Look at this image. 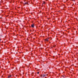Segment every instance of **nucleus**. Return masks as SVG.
Wrapping results in <instances>:
<instances>
[{
  "label": "nucleus",
  "mask_w": 78,
  "mask_h": 78,
  "mask_svg": "<svg viewBox=\"0 0 78 78\" xmlns=\"http://www.w3.org/2000/svg\"><path fill=\"white\" fill-rule=\"evenodd\" d=\"M56 47V45H54L53 47H51V48H53V47Z\"/></svg>",
  "instance_id": "20e7f679"
},
{
  "label": "nucleus",
  "mask_w": 78,
  "mask_h": 78,
  "mask_svg": "<svg viewBox=\"0 0 78 78\" xmlns=\"http://www.w3.org/2000/svg\"><path fill=\"white\" fill-rule=\"evenodd\" d=\"M49 39H50V38H48L44 39V41H45V42H48V41H49V40H48Z\"/></svg>",
  "instance_id": "f257e3e1"
},
{
  "label": "nucleus",
  "mask_w": 78,
  "mask_h": 78,
  "mask_svg": "<svg viewBox=\"0 0 78 78\" xmlns=\"http://www.w3.org/2000/svg\"><path fill=\"white\" fill-rule=\"evenodd\" d=\"M18 8H20V7H18Z\"/></svg>",
  "instance_id": "9d476101"
},
{
  "label": "nucleus",
  "mask_w": 78,
  "mask_h": 78,
  "mask_svg": "<svg viewBox=\"0 0 78 78\" xmlns=\"http://www.w3.org/2000/svg\"><path fill=\"white\" fill-rule=\"evenodd\" d=\"M0 41H1V38H0Z\"/></svg>",
  "instance_id": "9b49d317"
},
{
  "label": "nucleus",
  "mask_w": 78,
  "mask_h": 78,
  "mask_svg": "<svg viewBox=\"0 0 78 78\" xmlns=\"http://www.w3.org/2000/svg\"><path fill=\"white\" fill-rule=\"evenodd\" d=\"M45 5V4H42V6H44Z\"/></svg>",
  "instance_id": "6e6552de"
},
{
  "label": "nucleus",
  "mask_w": 78,
  "mask_h": 78,
  "mask_svg": "<svg viewBox=\"0 0 78 78\" xmlns=\"http://www.w3.org/2000/svg\"><path fill=\"white\" fill-rule=\"evenodd\" d=\"M32 28H33V27H34V24H33L31 25Z\"/></svg>",
  "instance_id": "7ed1b4c3"
},
{
  "label": "nucleus",
  "mask_w": 78,
  "mask_h": 78,
  "mask_svg": "<svg viewBox=\"0 0 78 78\" xmlns=\"http://www.w3.org/2000/svg\"><path fill=\"white\" fill-rule=\"evenodd\" d=\"M45 4V2H43V3H42V4Z\"/></svg>",
  "instance_id": "423d86ee"
},
{
  "label": "nucleus",
  "mask_w": 78,
  "mask_h": 78,
  "mask_svg": "<svg viewBox=\"0 0 78 78\" xmlns=\"http://www.w3.org/2000/svg\"><path fill=\"white\" fill-rule=\"evenodd\" d=\"M37 73V74H39V72H38Z\"/></svg>",
  "instance_id": "1a4fd4ad"
},
{
  "label": "nucleus",
  "mask_w": 78,
  "mask_h": 78,
  "mask_svg": "<svg viewBox=\"0 0 78 78\" xmlns=\"http://www.w3.org/2000/svg\"><path fill=\"white\" fill-rule=\"evenodd\" d=\"M11 75H10L8 76V78H10V77H11Z\"/></svg>",
  "instance_id": "39448f33"
},
{
  "label": "nucleus",
  "mask_w": 78,
  "mask_h": 78,
  "mask_svg": "<svg viewBox=\"0 0 78 78\" xmlns=\"http://www.w3.org/2000/svg\"><path fill=\"white\" fill-rule=\"evenodd\" d=\"M23 5H27L28 4L27 2H25V3H23Z\"/></svg>",
  "instance_id": "f03ea898"
},
{
  "label": "nucleus",
  "mask_w": 78,
  "mask_h": 78,
  "mask_svg": "<svg viewBox=\"0 0 78 78\" xmlns=\"http://www.w3.org/2000/svg\"><path fill=\"white\" fill-rule=\"evenodd\" d=\"M41 76H42V74H41Z\"/></svg>",
  "instance_id": "f8f14e48"
},
{
  "label": "nucleus",
  "mask_w": 78,
  "mask_h": 78,
  "mask_svg": "<svg viewBox=\"0 0 78 78\" xmlns=\"http://www.w3.org/2000/svg\"><path fill=\"white\" fill-rule=\"evenodd\" d=\"M49 43L50 44V42Z\"/></svg>",
  "instance_id": "ddd939ff"
},
{
  "label": "nucleus",
  "mask_w": 78,
  "mask_h": 78,
  "mask_svg": "<svg viewBox=\"0 0 78 78\" xmlns=\"http://www.w3.org/2000/svg\"><path fill=\"white\" fill-rule=\"evenodd\" d=\"M45 75H44V74H43V77H45Z\"/></svg>",
  "instance_id": "0eeeda50"
}]
</instances>
